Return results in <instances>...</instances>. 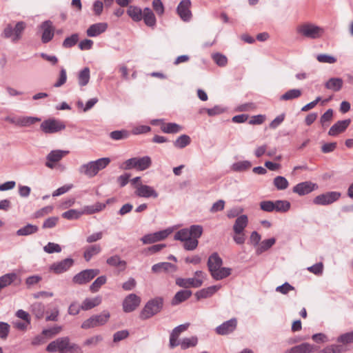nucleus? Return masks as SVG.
<instances>
[{
    "mask_svg": "<svg viewBox=\"0 0 353 353\" xmlns=\"http://www.w3.org/2000/svg\"><path fill=\"white\" fill-rule=\"evenodd\" d=\"M223 260L216 252L212 254L208 260V267L212 277L215 280H221L230 275L232 270L221 267Z\"/></svg>",
    "mask_w": 353,
    "mask_h": 353,
    "instance_id": "1",
    "label": "nucleus"
},
{
    "mask_svg": "<svg viewBox=\"0 0 353 353\" xmlns=\"http://www.w3.org/2000/svg\"><path fill=\"white\" fill-rule=\"evenodd\" d=\"M111 160L108 157H103L96 161H91L83 163L78 168L80 174L86 176L88 178L95 176L100 170L105 168L110 163Z\"/></svg>",
    "mask_w": 353,
    "mask_h": 353,
    "instance_id": "2",
    "label": "nucleus"
},
{
    "mask_svg": "<svg viewBox=\"0 0 353 353\" xmlns=\"http://www.w3.org/2000/svg\"><path fill=\"white\" fill-rule=\"evenodd\" d=\"M296 32L299 35L310 39H316L320 38L323 29L314 23H304L296 27Z\"/></svg>",
    "mask_w": 353,
    "mask_h": 353,
    "instance_id": "3",
    "label": "nucleus"
},
{
    "mask_svg": "<svg viewBox=\"0 0 353 353\" xmlns=\"http://www.w3.org/2000/svg\"><path fill=\"white\" fill-rule=\"evenodd\" d=\"M163 299L156 297L148 301L140 313V319L146 320L160 312L163 307Z\"/></svg>",
    "mask_w": 353,
    "mask_h": 353,
    "instance_id": "4",
    "label": "nucleus"
},
{
    "mask_svg": "<svg viewBox=\"0 0 353 353\" xmlns=\"http://www.w3.org/2000/svg\"><path fill=\"white\" fill-rule=\"evenodd\" d=\"M248 224V217L245 214L239 216L235 220L233 225L234 235L233 240L236 244L242 245L245 241V235L244 230Z\"/></svg>",
    "mask_w": 353,
    "mask_h": 353,
    "instance_id": "5",
    "label": "nucleus"
},
{
    "mask_svg": "<svg viewBox=\"0 0 353 353\" xmlns=\"http://www.w3.org/2000/svg\"><path fill=\"white\" fill-rule=\"evenodd\" d=\"M110 314L108 311L104 310L99 314H94L85 320L81 325L83 330H88L105 325L109 321Z\"/></svg>",
    "mask_w": 353,
    "mask_h": 353,
    "instance_id": "6",
    "label": "nucleus"
},
{
    "mask_svg": "<svg viewBox=\"0 0 353 353\" xmlns=\"http://www.w3.org/2000/svg\"><path fill=\"white\" fill-rule=\"evenodd\" d=\"M26 28V24L23 21L17 22L14 27L11 24H8L3 31L2 36L6 39H10L15 43L21 39Z\"/></svg>",
    "mask_w": 353,
    "mask_h": 353,
    "instance_id": "7",
    "label": "nucleus"
},
{
    "mask_svg": "<svg viewBox=\"0 0 353 353\" xmlns=\"http://www.w3.org/2000/svg\"><path fill=\"white\" fill-rule=\"evenodd\" d=\"M152 160L148 156L143 157H134L126 160L124 163L125 170H131L135 168L138 170L143 171L151 166Z\"/></svg>",
    "mask_w": 353,
    "mask_h": 353,
    "instance_id": "8",
    "label": "nucleus"
},
{
    "mask_svg": "<svg viewBox=\"0 0 353 353\" xmlns=\"http://www.w3.org/2000/svg\"><path fill=\"white\" fill-rule=\"evenodd\" d=\"M70 343V341L68 336L58 338L48 345L46 351L50 353L57 352L59 353H67Z\"/></svg>",
    "mask_w": 353,
    "mask_h": 353,
    "instance_id": "9",
    "label": "nucleus"
},
{
    "mask_svg": "<svg viewBox=\"0 0 353 353\" xmlns=\"http://www.w3.org/2000/svg\"><path fill=\"white\" fill-rule=\"evenodd\" d=\"M41 130L46 134H52L58 132L65 128L63 122L54 119L45 120L41 124Z\"/></svg>",
    "mask_w": 353,
    "mask_h": 353,
    "instance_id": "10",
    "label": "nucleus"
},
{
    "mask_svg": "<svg viewBox=\"0 0 353 353\" xmlns=\"http://www.w3.org/2000/svg\"><path fill=\"white\" fill-rule=\"evenodd\" d=\"M98 269H88L77 274L72 279L74 283L82 285L88 283L99 274Z\"/></svg>",
    "mask_w": 353,
    "mask_h": 353,
    "instance_id": "11",
    "label": "nucleus"
},
{
    "mask_svg": "<svg viewBox=\"0 0 353 353\" xmlns=\"http://www.w3.org/2000/svg\"><path fill=\"white\" fill-rule=\"evenodd\" d=\"M341 196V194L337 192H329L325 194L316 196L313 203L316 205H326L334 203L337 201Z\"/></svg>",
    "mask_w": 353,
    "mask_h": 353,
    "instance_id": "12",
    "label": "nucleus"
},
{
    "mask_svg": "<svg viewBox=\"0 0 353 353\" xmlns=\"http://www.w3.org/2000/svg\"><path fill=\"white\" fill-rule=\"evenodd\" d=\"M68 153L69 151L68 150H52L46 156V166L48 168L53 169L55 167V163L61 161Z\"/></svg>",
    "mask_w": 353,
    "mask_h": 353,
    "instance_id": "13",
    "label": "nucleus"
},
{
    "mask_svg": "<svg viewBox=\"0 0 353 353\" xmlns=\"http://www.w3.org/2000/svg\"><path fill=\"white\" fill-rule=\"evenodd\" d=\"M134 193L139 197L157 199L159 196V193L153 187L141 183H137Z\"/></svg>",
    "mask_w": 353,
    "mask_h": 353,
    "instance_id": "14",
    "label": "nucleus"
},
{
    "mask_svg": "<svg viewBox=\"0 0 353 353\" xmlns=\"http://www.w3.org/2000/svg\"><path fill=\"white\" fill-rule=\"evenodd\" d=\"M141 303V298L135 294L128 295L123 301V310L129 313L134 311Z\"/></svg>",
    "mask_w": 353,
    "mask_h": 353,
    "instance_id": "15",
    "label": "nucleus"
},
{
    "mask_svg": "<svg viewBox=\"0 0 353 353\" xmlns=\"http://www.w3.org/2000/svg\"><path fill=\"white\" fill-rule=\"evenodd\" d=\"M171 233L170 230H164L152 234H148L141 238L143 244H151L165 239Z\"/></svg>",
    "mask_w": 353,
    "mask_h": 353,
    "instance_id": "16",
    "label": "nucleus"
},
{
    "mask_svg": "<svg viewBox=\"0 0 353 353\" xmlns=\"http://www.w3.org/2000/svg\"><path fill=\"white\" fill-rule=\"evenodd\" d=\"M42 30L41 41L46 43L51 41L54 34V28L51 21L47 20L43 21L39 26Z\"/></svg>",
    "mask_w": 353,
    "mask_h": 353,
    "instance_id": "17",
    "label": "nucleus"
},
{
    "mask_svg": "<svg viewBox=\"0 0 353 353\" xmlns=\"http://www.w3.org/2000/svg\"><path fill=\"white\" fill-rule=\"evenodd\" d=\"M190 6V0H182L177 6V14L183 21H189L192 18Z\"/></svg>",
    "mask_w": 353,
    "mask_h": 353,
    "instance_id": "18",
    "label": "nucleus"
},
{
    "mask_svg": "<svg viewBox=\"0 0 353 353\" xmlns=\"http://www.w3.org/2000/svg\"><path fill=\"white\" fill-rule=\"evenodd\" d=\"M318 188L316 183L311 181L301 182L293 188V192L299 195H305L312 192Z\"/></svg>",
    "mask_w": 353,
    "mask_h": 353,
    "instance_id": "19",
    "label": "nucleus"
},
{
    "mask_svg": "<svg viewBox=\"0 0 353 353\" xmlns=\"http://www.w3.org/2000/svg\"><path fill=\"white\" fill-rule=\"evenodd\" d=\"M74 264V261L71 258L65 259L59 262L51 265L50 270L55 274H61L67 271Z\"/></svg>",
    "mask_w": 353,
    "mask_h": 353,
    "instance_id": "20",
    "label": "nucleus"
},
{
    "mask_svg": "<svg viewBox=\"0 0 353 353\" xmlns=\"http://www.w3.org/2000/svg\"><path fill=\"white\" fill-rule=\"evenodd\" d=\"M188 323L182 324L173 329L170 336V347L171 348L179 345L180 341H178V338L182 332L188 329Z\"/></svg>",
    "mask_w": 353,
    "mask_h": 353,
    "instance_id": "21",
    "label": "nucleus"
},
{
    "mask_svg": "<svg viewBox=\"0 0 353 353\" xmlns=\"http://www.w3.org/2000/svg\"><path fill=\"white\" fill-rule=\"evenodd\" d=\"M236 327V319H232L219 325L216 328V332L219 335H225L232 332Z\"/></svg>",
    "mask_w": 353,
    "mask_h": 353,
    "instance_id": "22",
    "label": "nucleus"
},
{
    "mask_svg": "<svg viewBox=\"0 0 353 353\" xmlns=\"http://www.w3.org/2000/svg\"><path fill=\"white\" fill-rule=\"evenodd\" d=\"M108 28V23H97L91 25L87 30L86 33L88 37H94L104 32Z\"/></svg>",
    "mask_w": 353,
    "mask_h": 353,
    "instance_id": "23",
    "label": "nucleus"
},
{
    "mask_svg": "<svg viewBox=\"0 0 353 353\" xmlns=\"http://www.w3.org/2000/svg\"><path fill=\"white\" fill-rule=\"evenodd\" d=\"M350 119H345L337 121L330 129L328 134L330 136H336L343 132L350 124Z\"/></svg>",
    "mask_w": 353,
    "mask_h": 353,
    "instance_id": "24",
    "label": "nucleus"
},
{
    "mask_svg": "<svg viewBox=\"0 0 353 353\" xmlns=\"http://www.w3.org/2000/svg\"><path fill=\"white\" fill-rule=\"evenodd\" d=\"M176 270V266L168 262H162L154 264L152 267V271L154 273H160L161 272H174Z\"/></svg>",
    "mask_w": 353,
    "mask_h": 353,
    "instance_id": "25",
    "label": "nucleus"
},
{
    "mask_svg": "<svg viewBox=\"0 0 353 353\" xmlns=\"http://www.w3.org/2000/svg\"><path fill=\"white\" fill-rule=\"evenodd\" d=\"M176 284L181 288H199L201 287L200 280H196L194 278H177L176 279Z\"/></svg>",
    "mask_w": 353,
    "mask_h": 353,
    "instance_id": "26",
    "label": "nucleus"
},
{
    "mask_svg": "<svg viewBox=\"0 0 353 353\" xmlns=\"http://www.w3.org/2000/svg\"><path fill=\"white\" fill-rule=\"evenodd\" d=\"M101 297L97 296L94 298H86L81 303V308L82 310L87 311L90 310L94 307L98 306L101 303Z\"/></svg>",
    "mask_w": 353,
    "mask_h": 353,
    "instance_id": "27",
    "label": "nucleus"
},
{
    "mask_svg": "<svg viewBox=\"0 0 353 353\" xmlns=\"http://www.w3.org/2000/svg\"><path fill=\"white\" fill-rule=\"evenodd\" d=\"M220 285H212L198 291L196 292L195 296H196L197 299H205L215 294L220 289Z\"/></svg>",
    "mask_w": 353,
    "mask_h": 353,
    "instance_id": "28",
    "label": "nucleus"
},
{
    "mask_svg": "<svg viewBox=\"0 0 353 353\" xmlns=\"http://www.w3.org/2000/svg\"><path fill=\"white\" fill-rule=\"evenodd\" d=\"M343 84V81L341 78L333 77L325 83V87L327 90L338 92L342 88Z\"/></svg>",
    "mask_w": 353,
    "mask_h": 353,
    "instance_id": "29",
    "label": "nucleus"
},
{
    "mask_svg": "<svg viewBox=\"0 0 353 353\" xmlns=\"http://www.w3.org/2000/svg\"><path fill=\"white\" fill-rule=\"evenodd\" d=\"M142 19L146 26L149 27H154L156 25V17L152 10L149 8H145L143 10Z\"/></svg>",
    "mask_w": 353,
    "mask_h": 353,
    "instance_id": "30",
    "label": "nucleus"
},
{
    "mask_svg": "<svg viewBox=\"0 0 353 353\" xmlns=\"http://www.w3.org/2000/svg\"><path fill=\"white\" fill-rule=\"evenodd\" d=\"M314 345L308 343H303L296 345L290 349L292 353H312L316 350Z\"/></svg>",
    "mask_w": 353,
    "mask_h": 353,
    "instance_id": "31",
    "label": "nucleus"
},
{
    "mask_svg": "<svg viewBox=\"0 0 353 353\" xmlns=\"http://www.w3.org/2000/svg\"><path fill=\"white\" fill-rule=\"evenodd\" d=\"M143 11L142 10L135 6H130L127 10V13L129 17L134 21H140L142 19V14Z\"/></svg>",
    "mask_w": 353,
    "mask_h": 353,
    "instance_id": "32",
    "label": "nucleus"
},
{
    "mask_svg": "<svg viewBox=\"0 0 353 353\" xmlns=\"http://www.w3.org/2000/svg\"><path fill=\"white\" fill-rule=\"evenodd\" d=\"M105 208V204L97 202L92 205L84 206L82 209L83 214H92L103 210Z\"/></svg>",
    "mask_w": 353,
    "mask_h": 353,
    "instance_id": "33",
    "label": "nucleus"
},
{
    "mask_svg": "<svg viewBox=\"0 0 353 353\" xmlns=\"http://www.w3.org/2000/svg\"><path fill=\"white\" fill-rule=\"evenodd\" d=\"M192 292L188 290H180L174 295L172 303V305H177L183 301H185L190 297Z\"/></svg>",
    "mask_w": 353,
    "mask_h": 353,
    "instance_id": "34",
    "label": "nucleus"
},
{
    "mask_svg": "<svg viewBox=\"0 0 353 353\" xmlns=\"http://www.w3.org/2000/svg\"><path fill=\"white\" fill-rule=\"evenodd\" d=\"M182 126L175 123H163L161 130L168 134H174L181 131Z\"/></svg>",
    "mask_w": 353,
    "mask_h": 353,
    "instance_id": "35",
    "label": "nucleus"
},
{
    "mask_svg": "<svg viewBox=\"0 0 353 353\" xmlns=\"http://www.w3.org/2000/svg\"><path fill=\"white\" fill-rule=\"evenodd\" d=\"M275 242L276 239L274 238L263 240L256 248V253L257 254H261V253L267 251L275 243Z\"/></svg>",
    "mask_w": 353,
    "mask_h": 353,
    "instance_id": "36",
    "label": "nucleus"
},
{
    "mask_svg": "<svg viewBox=\"0 0 353 353\" xmlns=\"http://www.w3.org/2000/svg\"><path fill=\"white\" fill-rule=\"evenodd\" d=\"M101 251V248L99 245H92L88 247L84 252V259L86 261H89L92 257L98 254Z\"/></svg>",
    "mask_w": 353,
    "mask_h": 353,
    "instance_id": "37",
    "label": "nucleus"
},
{
    "mask_svg": "<svg viewBox=\"0 0 353 353\" xmlns=\"http://www.w3.org/2000/svg\"><path fill=\"white\" fill-rule=\"evenodd\" d=\"M191 143L190 137L187 134H182L179 136L173 143L175 148L183 149L189 145Z\"/></svg>",
    "mask_w": 353,
    "mask_h": 353,
    "instance_id": "38",
    "label": "nucleus"
},
{
    "mask_svg": "<svg viewBox=\"0 0 353 353\" xmlns=\"http://www.w3.org/2000/svg\"><path fill=\"white\" fill-rule=\"evenodd\" d=\"M90 69L88 67L81 70L78 74V81L80 86L86 85L90 80Z\"/></svg>",
    "mask_w": 353,
    "mask_h": 353,
    "instance_id": "39",
    "label": "nucleus"
},
{
    "mask_svg": "<svg viewBox=\"0 0 353 353\" xmlns=\"http://www.w3.org/2000/svg\"><path fill=\"white\" fill-rule=\"evenodd\" d=\"M15 273L6 274L0 277V290L10 285L16 279Z\"/></svg>",
    "mask_w": 353,
    "mask_h": 353,
    "instance_id": "40",
    "label": "nucleus"
},
{
    "mask_svg": "<svg viewBox=\"0 0 353 353\" xmlns=\"http://www.w3.org/2000/svg\"><path fill=\"white\" fill-rule=\"evenodd\" d=\"M290 203L286 200H276L274 201V211L277 212H286L290 208Z\"/></svg>",
    "mask_w": 353,
    "mask_h": 353,
    "instance_id": "41",
    "label": "nucleus"
},
{
    "mask_svg": "<svg viewBox=\"0 0 353 353\" xmlns=\"http://www.w3.org/2000/svg\"><path fill=\"white\" fill-rule=\"evenodd\" d=\"M107 263L111 266L121 268L124 270L126 266V262L121 259L118 255L112 256L106 261Z\"/></svg>",
    "mask_w": 353,
    "mask_h": 353,
    "instance_id": "42",
    "label": "nucleus"
},
{
    "mask_svg": "<svg viewBox=\"0 0 353 353\" xmlns=\"http://www.w3.org/2000/svg\"><path fill=\"white\" fill-rule=\"evenodd\" d=\"M38 231V227L34 225L28 224L17 231L18 236H27L34 234Z\"/></svg>",
    "mask_w": 353,
    "mask_h": 353,
    "instance_id": "43",
    "label": "nucleus"
},
{
    "mask_svg": "<svg viewBox=\"0 0 353 353\" xmlns=\"http://www.w3.org/2000/svg\"><path fill=\"white\" fill-rule=\"evenodd\" d=\"M31 312L37 319H40L43 316L45 306L41 303H34L31 305Z\"/></svg>",
    "mask_w": 353,
    "mask_h": 353,
    "instance_id": "44",
    "label": "nucleus"
},
{
    "mask_svg": "<svg viewBox=\"0 0 353 353\" xmlns=\"http://www.w3.org/2000/svg\"><path fill=\"white\" fill-rule=\"evenodd\" d=\"M40 119L34 117H19L18 126L28 127L39 121Z\"/></svg>",
    "mask_w": 353,
    "mask_h": 353,
    "instance_id": "45",
    "label": "nucleus"
},
{
    "mask_svg": "<svg viewBox=\"0 0 353 353\" xmlns=\"http://www.w3.org/2000/svg\"><path fill=\"white\" fill-rule=\"evenodd\" d=\"M198 343V339L196 336H191L189 338H184L180 342L181 349L186 350L189 347H195Z\"/></svg>",
    "mask_w": 353,
    "mask_h": 353,
    "instance_id": "46",
    "label": "nucleus"
},
{
    "mask_svg": "<svg viewBox=\"0 0 353 353\" xmlns=\"http://www.w3.org/2000/svg\"><path fill=\"white\" fill-rule=\"evenodd\" d=\"M301 95V91L299 89H292L287 91L281 96L280 99L283 101L292 100L299 98Z\"/></svg>",
    "mask_w": 353,
    "mask_h": 353,
    "instance_id": "47",
    "label": "nucleus"
},
{
    "mask_svg": "<svg viewBox=\"0 0 353 353\" xmlns=\"http://www.w3.org/2000/svg\"><path fill=\"white\" fill-rule=\"evenodd\" d=\"M252 166L251 162L249 161H238L232 164V170L235 172H243L248 170Z\"/></svg>",
    "mask_w": 353,
    "mask_h": 353,
    "instance_id": "48",
    "label": "nucleus"
},
{
    "mask_svg": "<svg viewBox=\"0 0 353 353\" xmlns=\"http://www.w3.org/2000/svg\"><path fill=\"white\" fill-rule=\"evenodd\" d=\"M103 340V338L100 334H97L86 339L83 343V345L85 347H94L97 346L99 343H101Z\"/></svg>",
    "mask_w": 353,
    "mask_h": 353,
    "instance_id": "49",
    "label": "nucleus"
},
{
    "mask_svg": "<svg viewBox=\"0 0 353 353\" xmlns=\"http://www.w3.org/2000/svg\"><path fill=\"white\" fill-rule=\"evenodd\" d=\"M273 183L279 190H283L288 188L289 183L288 180L281 176H278L274 179Z\"/></svg>",
    "mask_w": 353,
    "mask_h": 353,
    "instance_id": "50",
    "label": "nucleus"
},
{
    "mask_svg": "<svg viewBox=\"0 0 353 353\" xmlns=\"http://www.w3.org/2000/svg\"><path fill=\"white\" fill-rule=\"evenodd\" d=\"M81 215H83L82 210L72 209L64 212L62 214V217L68 220H72L79 219Z\"/></svg>",
    "mask_w": 353,
    "mask_h": 353,
    "instance_id": "51",
    "label": "nucleus"
},
{
    "mask_svg": "<svg viewBox=\"0 0 353 353\" xmlns=\"http://www.w3.org/2000/svg\"><path fill=\"white\" fill-rule=\"evenodd\" d=\"M106 283L105 276H99L90 286V290L92 292H97L99 288Z\"/></svg>",
    "mask_w": 353,
    "mask_h": 353,
    "instance_id": "52",
    "label": "nucleus"
},
{
    "mask_svg": "<svg viewBox=\"0 0 353 353\" xmlns=\"http://www.w3.org/2000/svg\"><path fill=\"white\" fill-rule=\"evenodd\" d=\"M345 349L341 345H332L325 347L319 353H342Z\"/></svg>",
    "mask_w": 353,
    "mask_h": 353,
    "instance_id": "53",
    "label": "nucleus"
},
{
    "mask_svg": "<svg viewBox=\"0 0 353 353\" xmlns=\"http://www.w3.org/2000/svg\"><path fill=\"white\" fill-rule=\"evenodd\" d=\"M190 234L188 228H183L179 230L174 234V239L184 242L185 241L190 239Z\"/></svg>",
    "mask_w": 353,
    "mask_h": 353,
    "instance_id": "54",
    "label": "nucleus"
},
{
    "mask_svg": "<svg viewBox=\"0 0 353 353\" xmlns=\"http://www.w3.org/2000/svg\"><path fill=\"white\" fill-rule=\"evenodd\" d=\"M205 111L210 117L221 114L225 111V109L220 105H215L212 108H203L200 110V113Z\"/></svg>",
    "mask_w": 353,
    "mask_h": 353,
    "instance_id": "55",
    "label": "nucleus"
},
{
    "mask_svg": "<svg viewBox=\"0 0 353 353\" xmlns=\"http://www.w3.org/2000/svg\"><path fill=\"white\" fill-rule=\"evenodd\" d=\"M79 40V35L78 34H72L70 37H68L65 39V40L63 42V47L65 48H69L74 45L78 42Z\"/></svg>",
    "mask_w": 353,
    "mask_h": 353,
    "instance_id": "56",
    "label": "nucleus"
},
{
    "mask_svg": "<svg viewBox=\"0 0 353 353\" xmlns=\"http://www.w3.org/2000/svg\"><path fill=\"white\" fill-rule=\"evenodd\" d=\"M110 137L114 140H121L127 139L129 137V132L127 130H115L110 133Z\"/></svg>",
    "mask_w": 353,
    "mask_h": 353,
    "instance_id": "57",
    "label": "nucleus"
},
{
    "mask_svg": "<svg viewBox=\"0 0 353 353\" xmlns=\"http://www.w3.org/2000/svg\"><path fill=\"white\" fill-rule=\"evenodd\" d=\"M43 250L48 254L59 253L61 252V248L57 243L49 242L43 247Z\"/></svg>",
    "mask_w": 353,
    "mask_h": 353,
    "instance_id": "58",
    "label": "nucleus"
},
{
    "mask_svg": "<svg viewBox=\"0 0 353 353\" xmlns=\"http://www.w3.org/2000/svg\"><path fill=\"white\" fill-rule=\"evenodd\" d=\"M189 229L190 236L197 239L203 233V228L199 225H192Z\"/></svg>",
    "mask_w": 353,
    "mask_h": 353,
    "instance_id": "59",
    "label": "nucleus"
},
{
    "mask_svg": "<svg viewBox=\"0 0 353 353\" xmlns=\"http://www.w3.org/2000/svg\"><path fill=\"white\" fill-rule=\"evenodd\" d=\"M212 59L220 67L226 65L228 63L227 57L220 53H215L212 54Z\"/></svg>",
    "mask_w": 353,
    "mask_h": 353,
    "instance_id": "60",
    "label": "nucleus"
},
{
    "mask_svg": "<svg viewBox=\"0 0 353 353\" xmlns=\"http://www.w3.org/2000/svg\"><path fill=\"white\" fill-rule=\"evenodd\" d=\"M316 59L320 63H334L336 59L327 54H320L316 56Z\"/></svg>",
    "mask_w": 353,
    "mask_h": 353,
    "instance_id": "61",
    "label": "nucleus"
},
{
    "mask_svg": "<svg viewBox=\"0 0 353 353\" xmlns=\"http://www.w3.org/2000/svg\"><path fill=\"white\" fill-rule=\"evenodd\" d=\"M129 336V332L126 330L116 332L113 334V342L119 343V341L125 339Z\"/></svg>",
    "mask_w": 353,
    "mask_h": 353,
    "instance_id": "62",
    "label": "nucleus"
},
{
    "mask_svg": "<svg viewBox=\"0 0 353 353\" xmlns=\"http://www.w3.org/2000/svg\"><path fill=\"white\" fill-rule=\"evenodd\" d=\"M198 243L197 239L190 237L184 241L183 248L187 250H194L197 248Z\"/></svg>",
    "mask_w": 353,
    "mask_h": 353,
    "instance_id": "63",
    "label": "nucleus"
},
{
    "mask_svg": "<svg viewBox=\"0 0 353 353\" xmlns=\"http://www.w3.org/2000/svg\"><path fill=\"white\" fill-rule=\"evenodd\" d=\"M337 341L343 344L353 343V331L341 334L337 339Z\"/></svg>",
    "mask_w": 353,
    "mask_h": 353,
    "instance_id": "64",
    "label": "nucleus"
}]
</instances>
